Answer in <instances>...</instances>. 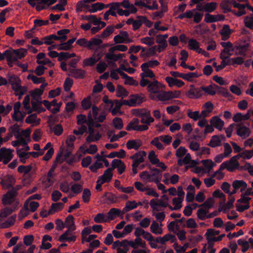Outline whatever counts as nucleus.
<instances>
[{
    "label": "nucleus",
    "mask_w": 253,
    "mask_h": 253,
    "mask_svg": "<svg viewBox=\"0 0 253 253\" xmlns=\"http://www.w3.org/2000/svg\"><path fill=\"white\" fill-rule=\"evenodd\" d=\"M162 223L160 224L156 221H153L150 226V231L156 235H160L163 233Z\"/></svg>",
    "instance_id": "37"
},
{
    "label": "nucleus",
    "mask_w": 253,
    "mask_h": 253,
    "mask_svg": "<svg viewBox=\"0 0 253 253\" xmlns=\"http://www.w3.org/2000/svg\"><path fill=\"white\" fill-rule=\"evenodd\" d=\"M121 213H122V211L118 209H111L108 212L107 217L108 218V221L114 219L117 216H119Z\"/></svg>",
    "instance_id": "44"
},
{
    "label": "nucleus",
    "mask_w": 253,
    "mask_h": 253,
    "mask_svg": "<svg viewBox=\"0 0 253 253\" xmlns=\"http://www.w3.org/2000/svg\"><path fill=\"white\" fill-rule=\"evenodd\" d=\"M14 211L10 208L6 207L0 211V223H2L4 219Z\"/></svg>",
    "instance_id": "41"
},
{
    "label": "nucleus",
    "mask_w": 253,
    "mask_h": 253,
    "mask_svg": "<svg viewBox=\"0 0 253 253\" xmlns=\"http://www.w3.org/2000/svg\"><path fill=\"white\" fill-rule=\"evenodd\" d=\"M100 54H94L90 57L84 59L83 61V67L92 66L101 58Z\"/></svg>",
    "instance_id": "20"
},
{
    "label": "nucleus",
    "mask_w": 253,
    "mask_h": 253,
    "mask_svg": "<svg viewBox=\"0 0 253 253\" xmlns=\"http://www.w3.org/2000/svg\"><path fill=\"white\" fill-rule=\"evenodd\" d=\"M176 240V238L174 235L170 234H167L163 237H160L156 238V242L164 245L168 241H170L171 243H174Z\"/></svg>",
    "instance_id": "31"
},
{
    "label": "nucleus",
    "mask_w": 253,
    "mask_h": 253,
    "mask_svg": "<svg viewBox=\"0 0 253 253\" xmlns=\"http://www.w3.org/2000/svg\"><path fill=\"white\" fill-rule=\"evenodd\" d=\"M159 211H154L152 210V214L155 217L157 221L162 223L165 220L166 215L164 212H158Z\"/></svg>",
    "instance_id": "58"
},
{
    "label": "nucleus",
    "mask_w": 253,
    "mask_h": 253,
    "mask_svg": "<svg viewBox=\"0 0 253 253\" xmlns=\"http://www.w3.org/2000/svg\"><path fill=\"white\" fill-rule=\"evenodd\" d=\"M238 159H239V156H237V155L232 157L229 161L222 163L220 165V169H226L229 171H233L239 166Z\"/></svg>",
    "instance_id": "12"
},
{
    "label": "nucleus",
    "mask_w": 253,
    "mask_h": 253,
    "mask_svg": "<svg viewBox=\"0 0 253 253\" xmlns=\"http://www.w3.org/2000/svg\"><path fill=\"white\" fill-rule=\"evenodd\" d=\"M73 231L67 230L62 234L58 239V241L61 242H74L76 240V236L72 233Z\"/></svg>",
    "instance_id": "23"
},
{
    "label": "nucleus",
    "mask_w": 253,
    "mask_h": 253,
    "mask_svg": "<svg viewBox=\"0 0 253 253\" xmlns=\"http://www.w3.org/2000/svg\"><path fill=\"white\" fill-rule=\"evenodd\" d=\"M112 171V169L111 168L107 169L104 171L103 174L98 177V179L102 181V183H109L113 177Z\"/></svg>",
    "instance_id": "28"
},
{
    "label": "nucleus",
    "mask_w": 253,
    "mask_h": 253,
    "mask_svg": "<svg viewBox=\"0 0 253 253\" xmlns=\"http://www.w3.org/2000/svg\"><path fill=\"white\" fill-rule=\"evenodd\" d=\"M57 0H28V3L32 7H36L37 11L46 9L47 6L53 4Z\"/></svg>",
    "instance_id": "10"
},
{
    "label": "nucleus",
    "mask_w": 253,
    "mask_h": 253,
    "mask_svg": "<svg viewBox=\"0 0 253 253\" xmlns=\"http://www.w3.org/2000/svg\"><path fill=\"white\" fill-rule=\"evenodd\" d=\"M129 246V241H128L127 240H124L122 241H120L118 240L116 242H114L113 243L112 248L116 249V248H118V247L128 248Z\"/></svg>",
    "instance_id": "60"
},
{
    "label": "nucleus",
    "mask_w": 253,
    "mask_h": 253,
    "mask_svg": "<svg viewBox=\"0 0 253 253\" xmlns=\"http://www.w3.org/2000/svg\"><path fill=\"white\" fill-rule=\"evenodd\" d=\"M156 43H158L159 45H157V47H158V52L160 53L164 50H165L167 46L168 43L167 40H164L161 36V35H159L156 37Z\"/></svg>",
    "instance_id": "33"
},
{
    "label": "nucleus",
    "mask_w": 253,
    "mask_h": 253,
    "mask_svg": "<svg viewBox=\"0 0 253 253\" xmlns=\"http://www.w3.org/2000/svg\"><path fill=\"white\" fill-rule=\"evenodd\" d=\"M112 170L115 169H117L118 172L120 174H122L125 171L126 167L125 163L120 159H114L112 161L111 164Z\"/></svg>",
    "instance_id": "21"
},
{
    "label": "nucleus",
    "mask_w": 253,
    "mask_h": 253,
    "mask_svg": "<svg viewBox=\"0 0 253 253\" xmlns=\"http://www.w3.org/2000/svg\"><path fill=\"white\" fill-rule=\"evenodd\" d=\"M238 245L241 247L242 253H246L250 248L249 242L244 239H240L237 241Z\"/></svg>",
    "instance_id": "53"
},
{
    "label": "nucleus",
    "mask_w": 253,
    "mask_h": 253,
    "mask_svg": "<svg viewBox=\"0 0 253 253\" xmlns=\"http://www.w3.org/2000/svg\"><path fill=\"white\" fill-rule=\"evenodd\" d=\"M94 221L97 223H104L108 222V218L106 216L102 213L97 214L94 217Z\"/></svg>",
    "instance_id": "59"
},
{
    "label": "nucleus",
    "mask_w": 253,
    "mask_h": 253,
    "mask_svg": "<svg viewBox=\"0 0 253 253\" xmlns=\"http://www.w3.org/2000/svg\"><path fill=\"white\" fill-rule=\"evenodd\" d=\"M169 198L166 195H164L161 198L157 200L152 199L150 202V205L152 210L154 211H162L169 206Z\"/></svg>",
    "instance_id": "7"
},
{
    "label": "nucleus",
    "mask_w": 253,
    "mask_h": 253,
    "mask_svg": "<svg viewBox=\"0 0 253 253\" xmlns=\"http://www.w3.org/2000/svg\"><path fill=\"white\" fill-rule=\"evenodd\" d=\"M142 72L140 74V85L142 87L146 86L150 82L147 78L155 79V75L154 73L150 69L146 68L141 66Z\"/></svg>",
    "instance_id": "9"
},
{
    "label": "nucleus",
    "mask_w": 253,
    "mask_h": 253,
    "mask_svg": "<svg viewBox=\"0 0 253 253\" xmlns=\"http://www.w3.org/2000/svg\"><path fill=\"white\" fill-rule=\"evenodd\" d=\"M102 42V40L99 39L92 38L88 41L87 48L93 49L95 46L99 45Z\"/></svg>",
    "instance_id": "62"
},
{
    "label": "nucleus",
    "mask_w": 253,
    "mask_h": 253,
    "mask_svg": "<svg viewBox=\"0 0 253 253\" xmlns=\"http://www.w3.org/2000/svg\"><path fill=\"white\" fill-rule=\"evenodd\" d=\"M26 123L28 124H35L36 125L39 124L40 119H37V115L36 114H32L29 116L25 120Z\"/></svg>",
    "instance_id": "64"
},
{
    "label": "nucleus",
    "mask_w": 253,
    "mask_h": 253,
    "mask_svg": "<svg viewBox=\"0 0 253 253\" xmlns=\"http://www.w3.org/2000/svg\"><path fill=\"white\" fill-rule=\"evenodd\" d=\"M227 1L231 4V6H233L234 8L238 9V10H233L231 12L235 15L240 17L242 15H245L246 12L245 10L246 3L242 4L240 2H237L235 0H227Z\"/></svg>",
    "instance_id": "14"
},
{
    "label": "nucleus",
    "mask_w": 253,
    "mask_h": 253,
    "mask_svg": "<svg viewBox=\"0 0 253 253\" xmlns=\"http://www.w3.org/2000/svg\"><path fill=\"white\" fill-rule=\"evenodd\" d=\"M210 123L219 130H222L224 123L218 117L214 116L210 120Z\"/></svg>",
    "instance_id": "34"
},
{
    "label": "nucleus",
    "mask_w": 253,
    "mask_h": 253,
    "mask_svg": "<svg viewBox=\"0 0 253 253\" xmlns=\"http://www.w3.org/2000/svg\"><path fill=\"white\" fill-rule=\"evenodd\" d=\"M249 46L250 44L249 43H245L244 45L237 46L236 49L238 50V54L245 56L247 51L249 50Z\"/></svg>",
    "instance_id": "63"
},
{
    "label": "nucleus",
    "mask_w": 253,
    "mask_h": 253,
    "mask_svg": "<svg viewBox=\"0 0 253 253\" xmlns=\"http://www.w3.org/2000/svg\"><path fill=\"white\" fill-rule=\"evenodd\" d=\"M220 44L223 49L221 51L219 57L220 59H229V56L233 54L234 50L233 44L229 41L221 42Z\"/></svg>",
    "instance_id": "11"
},
{
    "label": "nucleus",
    "mask_w": 253,
    "mask_h": 253,
    "mask_svg": "<svg viewBox=\"0 0 253 253\" xmlns=\"http://www.w3.org/2000/svg\"><path fill=\"white\" fill-rule=\"evenodd\" d=\"M8 82L11 85L12 89L15 91L16 96H19V99L27 92V87L21 85V81L19 77L14 75L8 77Z\"/></svg>",
    "instance_id": "2"
},
{
    "label": "nucleus",
    "mask_w": 253,
    "mask_h": 253,
    "mask_svg": "<svg viewBox=\"0 0 253 253\" xmlns=\"http://www.w3.org/2000/svg\"><path fill=\"white\" fill-rule=\"evenodd\" d=\"M65 226L68 228L67 230L74 231L76 230V226L74 222V218L73 215H68L65 219Z\"/></svg>",
    "instance_id": "40"
},
{
    "label": "nucleus",
    "mask_w": 253,
    "mask_h": 253,
    "mask_svg": "<svg viewBox=\"0 0 253 253\" xmlns=\"http://www.w3.org/2000/svg\"><path fill=\"white\" fill-rule=\"evenodd\" d=\"M27 79L28 80H31L33 83L35 84H45V80L43 77H38L36 76H35L33 74H29Z\"/></svg>",
    "instance_id": "51"
},
{
    "label": "nucleus",
    "mask_w": 253,
    "mask_h": 253,
    "mask_svg": "<svg viewBox=\"0 0 253 253\" xmlns=\"http://www.w3.org/2000/svg\"><path fill=\"white\" fill-rule=\"evenodd\" d=\"M114 52H109L105 54V58L107 61L111 60L114 62H116L119 60H121L123 57H125V54L119 53L118 54H115Z\"/></svg>",
    "instance_id": "38"
},
{
    "label": "nucleus",
    "mask_w": 253,
    "mask_h": 253,
    "mask_svg": "<svg viewBox=\"0 0 253 253\" xmlns=\"http://www.w3.org/2000/svg\"><path fill=\"white\" fill-rule=\"evenodd\" d=\"M29 201H27L24 206V208L26 210H28L31 212L35 211L39 207V203L37 202H30L28 206Z\"/></svg>",
    "instance_id": "48"
},
{
    "label": "nucleus",
    "mask_w": 253,
    "mask_h": 253,
    "mask_svg": "<svg viewBox=\"0 0 253 253\" xmlns=\"http://www.w3.org/2000/svg\"><path fill=\"white\" fill-rule=\"evenodd\" d=\"M105 5L102 2H96L91 5V8L88 10L91 13L96 12L98 10L103 9L105 7Z\"/></svg>",
    "instance_id": "61"
},
{
    "label": "nucleus",
    "mask_w": 253,
    "mask_h": 253,
    "mask_svg": "<svg viewBox=\"0 0 253 253\" xmlns=\"http://www.w3.org/2000/svg\"><path fill=\"white\" fill-rule=\"evenodd\" d=\"M203 95L202 86L197 87L194 85L191 84L189 86V89L186 92V96L188 98L197 99L200 98Z\"/></svg>",
    "instance_id": "15"
},
{
    "label": "nucleus",
    "mask_w": 253,
    "mask_h": 253,
    "mask_svg": "<svg viewBox=\"0 0 253 253\" xmlns=\"http://www.w3.org/2000/svg\"><path fill=\"white\" fill-rule=\"evenodd\" d=\"M147 90L152 94H158L161 91L164 90L165 85L157 80L154 79L152 82H149L147 84Z\"/></svg>",
    "instance_id": "13"
},
{
    "label": "nucleus",
    "mask_w": 253,
    "mask_h": 253,
    "mask_svg": "<svg viewBox=\"0 0 253 253\" xmlns=\"http://www.w3.org/2000/svg\"><path fill=\"white\" fill-rule=\"evenodd\" d=\"M48 84L45 83L42 84L39 88H36L31 92V96L35 98L36 97H40L44 90L45 87L47 86Z\"/></svg>",
    "instance_id": "42"
},
{
    "label": "nucleus",
    "mask_w": 253,
    "mask_h": 253,
    "mask_svg": "<svg viewBox=\"0 0 253 253\" xmlns=\"http://www.w3.org/2000/svg\"><path fill=\"white\" fill-rule=\"evenodd\" d=\"M188 47L191 50H194L198 53L201 48L200 47V44L196 40L190 39L188 41Z\"/></svg>",
    "instance_id": "49"
},
{
    "label": "nucleus",
    "mask_w": 253,
    "mask_h": 253,
    "mask_svg": "<svg viewBox=\"0 0 253 253\" xmlns=\"http://www.w3.org/2000/svg\"><path fill=\"white\" fill-rule=\"evenodd\" d=\"M13 150L3 147L0 149V162L2 161L4 164H8L13 158Z\"/></svg>",
    "instance_id": "17"
},
{
    "label": "nucleus",
    "mask_w": 253,
    "mask_h": 253,
    "mask_svg": "<svg viewBox=\"0 0 253 253\" xmlns=\"http://www.w3.org/2000/svg\"><path fill=\"white\" fill-rule=\"evenodd\" d=\"M157 51L158 52V47H157V46H152L147 48L145 53L144 54H140V56L141 57H145L155 56L157 55Z\"/></svg>",
    "instance_id": "46"
},
{
    "label": "nucleus",
    "mask_w": 253,
    "mask_h": 253,
    "mask_svg": "<svg viewBox=\"0 0 253 253\" xmlns=\"http://www.w3.org/2000/svg\"><path fill=\"white\" fill-rule=\"evenodd\" d=\"M165 80L169 87L175 85L178 87H181L184 85V83L182 81L172 77H167Z\"/></svg>",
    "instance_id": "26"
},
{
    "label": "nucleus",
    "mask_w": 253,
    "mask_h": 253,
    "mask_svg": "<svg viewBox=\"0 0 253 253\" xmlns=\"http://www.w3.org/2000/svg\"><path fill=\"white\" fill-rule=\"evenodd\" d=\"M87 117L88 135L86 138V141L88 143L97 141L100 139L101 134L98 131L95 132L94 129L92 128L93 126V119L91 117V113H88Z\"/></svg>",
    "instance_id": "6"
},
{
    "label": "nucleus",
    "mask_w": 253,
    "mask_h": 253,
    "mask_svg": "<svg viewBox=\"0 0 253 253\" xmlns=\"http://www.w3.org/2000/svg\"><path fill=\"white\" fill-rule=\"evenodd\" d=\"M23 246L22 244H18L13 249V253H34V251L36 248L35 245H31L27 252L24 251L23 249Z\"/></svg>",
    "instance_id": "36"
},
{
    "label": "nucleus",
    "mask_w": 253,
    "mask_h": 253,
    "mask_svg": "<svg viewBox=\"0 0 253 253\" xmlns=\"http://www.w3.org/2000/svg\"><path fill=\"white\" fill-rule=\"evenodd\" d=\"M15 178L13 175H6L1 178L0 184L3 188L9 189L15 184Z\"/></svg>",
    "instance_id": "18"
},
{
    "label": "nucleus",
    "mask_w": 253,
    "mask_h": 253,
    "mask_svg": "<svg viewBox=\"0 0 253 253\" xmlns=\"http://www.w3.org/2000/svg\"><path fill=\"white\" fill-rule=\"evenodd\" d=\"M219 88V86L215 84H210L208 86H202V92L204 91L206 94L214 95L216 93V90Z\"/></svg>",
    "instance_id": "27"
},
{
    "label": "nucleus",
    "mask_w": 253,
    "mask_h": 253,
    "mask_svg": "<svg viewBox=\"0 0 253 253\" xmlns=\"http://www.w3.org/2000/svg\"><path fill=\"white\" fill-rule=\"evenodd\" d=\"M10 133L13 134L16 138H19L21 136V132L19 126L17 124L11 126L9 128Z\"/></svg>",
    "instance_id": "57"
},
{
    "label": "nucleus",
    "mask_w": 253,
    "mask_h": 253,
    "mask_svg": "<svg viewBox=\"0 0 253 253\" xmlns=\"http://www.w3.org/2000/svg\"><path fill=\"white\" fill-rule=\"evenodd\" d=\"M116 95L119 97L124 98L128 95V92L121 85H118L116 90Z\"/></svg>",
    "instance_id": "55"
},
{
    "label": "nucleus",
    "mask_w": 253,
    "mask_h": 253,
    "mask_svg": "<svg viewBox=\"0 0 253 253\" xmlns=\"http://www.w3.org/2000/svg\"><path fill=\"white\" fill-rule=\"evenodd\" d=\"M16 218V214H14L11 216L9 218L7 219V220L5 221L4 222H3L2 223H0V228H8L12 226L15 222Z\"/></svg>",
    "instance_id": "39"
},
{
    "label": "nucleus",
    "mask_w": 253,
    "mask_h": 253,
    "mask_svg": "<svg viewBox=\"0 0 253 253\" xmlns=\"http://www.w3.org/2000/svg\"><path fill=\"white\" fill-rule=\"evenodd\" d=\"M5 58L8 62L13 63L17 60V57L13 50L9 51L8 50L5 51Z\"/></svg>",
    "instance_id": "56"
},
{
    "label": "nucleus",
    "mask_w": 253,
    "mask_h": 253,
    "mask_svg": "<svg viewBox=\"0 0 253 253\" xmlns=\"http://www.w3.org/2000/svg\"><path fill=\"white\" fill-rule=\"evenodd\" d=\"M114 108H112L111 112L113 115H116L118 113H120V108L122 106L120 101L119 100H114L112 101Z\"/></svg>",
    "instance_id": "54"
},
{
    "label": "nucleus",
    "mask_w": 253,
    "mask_h": 253,
    "mask_svg": "<svg viewBox=\"0 0 253 253\" xmlns=\"http://www.w3.org/2000/svg\"><path fill=\"white\" fill-rule=\"evenodd\" d=\"M251 117L250 111H248V112L243 115L241 113H237L235 114L233 117V121L235 123H239L243 121H247Z\"/></svg>",
    "instance_id": "30"
},
{
    "label": "nucleus",
    "mask_w": 253,
    "mask_h": 253,
    "mask_svg": "<svg viewBox=\"0 0 253 253\" xmlns=\"http://www.w3.org/2000/svg\"><path fill=\"white\" fill-rule=\"evenodd\" d=\"M232 186L234 190L232 191L231 194H235L237 190L240 189L241 192L245 191L247 188V184L243 180H236L232 183Z\"/></svg>",
    "instance_id": "24"
},
{
    "label": "nucleus",
    "mask_w": 253,
    "mask_h": 253,
    "mask_svg": "<svg viewBox=\"0 0 253 253\" xmlns=\"http://www.w3.org/2000/svg\"><path fill=\"white\" fill-rule=\"evenodd\" d=\"M202 163L204 167V173H209L212 169L215 164L211 160H205L202 161Z\"/></svg>",
    "instance_id": "43"
},
{
    "label": "nucleus",
    "mask_w": 253,
    "mask_h": 253,
    "mask_svg": "<svg viewBox=\"0 0 253 253\" xmlns=\"http://www.w3.org/2000/svg\"><path fill=\"white\" fill-rule=\"evenodd\" d=\"M18 195L17 189H12L7 191L2 196L1 199L2 204L4 205H11L13 208H11L14 211L16 209L17 206L19 205V202L16 198Z\"/></svg>",
    "instance_id": "3"
},
{
    "label": "nucleus",
    "mask_w": 253,
    "mask_h": 253,
    "mask_svg": "<svg viewBox=\"0 0 253 253\" xmlns=\"http://www.w3.org/2000/svg\"><path fill=\"white\" fill-rule=\"evenodd\" d=\"M131 113L133 116L140 118V122L143 124L142 126H146L148 129L151 123L154 122V119L151 117L150 111L145 108L132 109Z\"/></svg>",
    "instance_id": "1"
},
{
    "label": "nucleus",
    "mask_w": 253,
    "mask_h": 253,
    "mask_svg": "<svg viewBox=\"0 0 253 253\" xmlns=\"http://www.w3.org/2000/svg\"><path fill=\"white\" fill-rule=\"evenodd\" d=\"M60 155L61 154H59L57 156L55 163L59 161ZM56 167V165L55 163H54L48 171L47 175H43L41 178L42 184L46 188L50 187L53 184L55 181L54 171Z\"/></svg>",
    "instance_id": "5"
},
{
    "label": "nucleus",
    "mask_w": 253,
    "mask_h": 253,
    "mask_svg": "<svg viewBox=\"0 0 253 253\" xmlns=\"http://www.w3.org/2000/svg\"><path fill=\"white\" fill-rule=\"evenodd\" d=\"M236 127L237 134L242 138L245 139L250 136V123L241 122L236 124Z\"/></svg>",
    "instance_id": "8"
},
{
    "label": "nucleus",
    "mask_w": 253,
    "mask_h": 253,
    "mask_svg": "<svg viewBox=\"0 0 253 253\" xmlns=\"http://www.w3.org/2000/svg\"><path fill=\"white\" fill-rule=\"evenodd\" d=\"M140 178L143 180L149 182H154L158 183L161 180L162 175L160 170L158 169L154 168L151 169V173L147 171H142L140 173Z\"/></svg>",
    "instance_id": "4"
},
{
    "label": "nucleus",
    "mask_w": 253,
    "mask_h": 253,
    "mask_svg": "<svg viewBox=\"0 0 253 253\" xmlns=\"http://www.w3.org/2000/svg\"><path fill=\"white\" fill-rule=\"evenodd\" d=\"M225 137L224 135H215L211 137V139L208 145L212 147L215 148L220 146L222 142L225 141Z\"/></svg>",
    "instance_id": "19"
},
{
    "label": "nucleus",
    "mask_w": 253,
    "mask_h": 253,
    "mask_svg": "<svg viewBox=\"0 0 253 253\" xmlns=\"http://www.w3.org/2000/svg\"><path fill=\"white\" fill-rule=\"evenodd\" d=\"M138 206L137 203L135 201H128L126 202V206L122 211V213L124 214L130 210L136 208Z\"/></svg>",
    "instance_id": "45"
},
{
    "label": "nucleus",
    "mask_w": 253,
    "mask_h": 253,
    "mask_svg": "<svg viewBox=\"0 0 253 253\" xmlns=\"http://www.w3.org/2000/svg\"><path fill=\"white\" fill-rule=\"evenodd\" d=\"M68 75L72 76L75 79H84L85 78L86 72L85 70L81 69H68Z\"/></svg>",
    "instance_id": "22"
},
{
    "label": "nucleus",
    "mask_w": 253,
    "mask_h": 253,
    "mask_svg": "<svg viewBox=\"0 0 253 253\" xmlns=\"http://www.w3.org/2000/svg\"><path fill=\"white\" fill-rule=\"evenodd\" d=\"M219 34L221 35V39L224 41L228 40L231 35V31L230 27L227 25H225L219 31Z\"/></svg>",
    "instance_id": "35"
},
{
    "label": "nucleus",
    "mask_w": 253,
    "mask_h": 253,
    "mask_svg": "<svg viewBox=\"0 0 253 253\" xmlns=\"http://www.w3.org/2000/svg\"><path fill=\"white\" fill-rule=\"evenodd\" d=\"M110 7L107 12L113 16H116V13H118L119 5L116 2H113L106 5L105 7Z\"/></svg>",
    "instance_id": "47"
},
{
    "label": "nucleus",
    "mask_w": 253,
    "mask_h": 253,
    "mask_svg": "<svg viewBox=\"0 0 253 253\" xmlns=\"http://www.w3.org/2000/svg\"><path fill=\"white\" fill-rule=\"evenodd\" d=\"M146 156V153L145 151H141L131 156L130 159L133 160L132 164L139 166L140 163L144 162V157Z\"/></svg>",
    "instance_id": "25"
},
{
    "label": "nucleus",
    "mask_w": 253,
    "mask_h": 253,
    "mask_svg": "<svg viewBox=\"0 0 253 253\" xmlns=\"http://www.w3.org/2000/svg\"><path fill=\"white\" fill-rule=\"evenodd\" d=\"M197 215L199 219L204 220L209 218V211L208 209L200 208L197 211Z\"/></svg>",
    "instance_id": "50"
},
{
    "label": "nucleus",
    "mask_w": 253,
    "mask_h": 253,
    "mask_svg": "<svg viewBox=\"0 0 253 253\" xmlns=\"http://www.w3.org/2000/svg\"><path fill=\"white\" fill-rule=\"evenodd\" d=\"M129 246L136 250L139 247L146 249V244L145 241H143L140 238H136L134 241H129Z\"/></svg>",
    "instance_id": "29"
},
{
    "label": "nucleus",
    "mask_w": 253,
    "mask_h": 253,
    "mask_svg": "<svg viewBox=\"0 0 253 253\" xmlns=\"http://www.w3.org/2000/svg\"><path fill=\"white\" fill-rule=\"evenodd\" d=\"M142 145L141 140L140 139H133L128 140L126 144V147L128 149H134L138 150Z\"/></svg>",
    "instance_id": "32"
},
{
    "label": "nucleus",
    "mask_w": 253,
    "mask_h": 253,
    "mask_svg": "<svg viewBox=\"0 0 253 253\" xmlns=\"http://www.w3.org/2000/svg\"><path fill=\"white\" fill-rule=\"evenodd\" d=\"M64 207V204L61 202L53 203L50 208V213L52 214L61 211Z\"/></svg>",
    "instance_id": "52"
},
{
    "label": "nucleus",
    "mask_w": 253,
    "mask_h": 253,
    "mask_svg": "<svg viewBox=\"0 0 253 253\" xmlns=\"http://www.w3.org/2000/svg\"><path fill=\"white\" fill-rule=\"evenodd\" d=\"M139 120L137 118L133 119L127 125L126 129L128 131L135 130L137 131H143L148 130L146 126L139 125Z\"/></svg>",
    "instance_id": "16"
}]
</instances>
